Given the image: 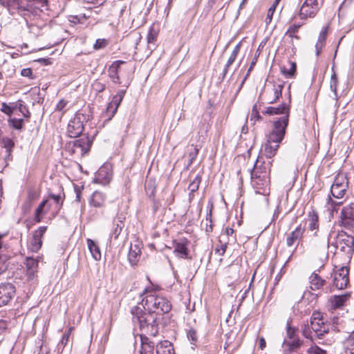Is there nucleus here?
Listing matches in <instances>:
<instances>
[{"label": "nucleus", "mask_w": 354, "mask_h": 354, "mask_svg": "<svg viewBox=\"0 0 354 354\" xmlns=\"http://www.w3.org/2000/svg\"><path fill=\"white\" fill-rule=\"evenodd\" d=\"M271 160L259 156L251 171V183L256 193L266 195L269 190Z\"/></svg>", "instance_id": "obj_1"}, {"label": "nucleus", "mask_w": 354, "mask_h": 354, "mask_svg": "<svg viewBox=\"0 0 354 354\" xmlns=\"http://www.w3.org/2000/svg\"><path fill=\"white\" fill-rule=\"evenodd\" d=\"M133 322L138 324L144 335L156 336L158 333V317L150 311L145 312L141 306H136L131 308Z\"/></svg>", "instance_id": "obj_2"}, {"label": "nucleus", "mask_w": 354, "mask_h": 354, "mask_svg": "<svg viewBox=\"0 0 354 354\" xmlns=\"http://www.w3.org/2000/svg\"><path fill=\"white\" fill-rule=\"evenodd\" d=\"M287 120H283V122H277L273 125V129L269 134L267 141L261 147V156H266L267 158L270 159L275 156L279 147V144L283 140L286 129L287 127Z\"/></svg>", "instance_id": "obj_3"}, {"label": "nucleus", "mask_w": 354, "mask_h": 354, "mask_svg": "<svg viewBox=\"0 0 354 354\" xmlns=\"http://www.w3.org/2000/svg\"><path fill=\"white\" fill-rule=\"evenodd\" d=\"M146 296L142 301V306L151 313H155L157 316L161 314L168 313L171 308L169 301L164 297L154 295L152 292L148 293L145 291Z\"/></svg>", "instance_id": "obj_4"}, {"label": "nucleus", "mask_w": 354, "mask_h": 354, "mask_svg": "<svg viewBox=\"0 0 354 354\" xmlns=\"http://www.w3.org/2000/svg\"><path fill=\"white\" fill-rule=\"evenodd\" d=\"M311 328L319 339H322L328 333V326L323 321L322 315L319 312H314L310 318Z\"/></svg>", "instance_id": "obj_5"}, {"label": "nucleus", "mask_w": 354, "mask_h": 354, "mask_svg": "<svg viewBox=\"0 0 354 354\" xmlns=\"http://www.w3.org/2000/svg\"><path fill=\"white\" fill-rule=\"evenodd\" d=\"M331 245L339 248V250L347 254H351L353 252L354 239L352 236L347 235L345 232H341L337 235V240Z\"/></svg>", "instance_id": "obj_6"}, {"label": "nucleus", "mask_w": 354, "mask_h": 354, "mask_svg": "<svg viewBox=\"0 0 354 354\" xmlns=\"http://www.w3.org/2000/svg\"><path fill=\"white\" fill-rule=\"evenodd\" d=\"M340 225L345 229L354 232V204L344 206L341 211Z\"/></svg>", "instance_id": "obj_7"}, {"label": "nucleus", "mask_w": 354, "mask_h": 354, "mask_svg": "<svg viewBox=\"0 0 354 354\" xmlns=\"http://www.w3.org/2000/svg\"><path fill=\"white\" fill-rule=\"evenodd\" d=\"M320 9L318 0H305L301 6L299 16L301 19L314 18Z\"/></svg>", "instance_id": "obj_8"}, {"label": "nucleus", "mask_w": 354, "mask_h": 354, "mask_svg": "<svg viewBox=\"0 0 354 354\" xmlns=\"http://www.w3.org/2000/svg\"><path fill=\"white\" fill-rule=\"evenodd\" d=\"M0 4L6 8L10 15H24L26 11L29 10L24 0H0Z\"/></svg>", "instance_id": "obj_9"}, {"label": "nucleus", "mask_w": 354, "mask_h": 354, "mask_svg": "<svg viewBox=\"0 0 354 354\" xmlns=\"http://www.w3.org/2000/svg\"><path fill=\"white\" fill-rule=\"evenodd\" d=\"M263 114L273 115H283L281 118H279L277 120L274 122V124L279 122L280 123L283 122V121L286 120L287 121V126L288 125L289 122V115H290V106H287L285 103L280 104L279 106H268L266 107L265 109L262 111Z\"/></svg>", "instance_id": "obj_10"}, {"label": "nucleus", "mask_w": 354, "mask_h": 354, "mask_svg": "<svg viewBox=\"0 0 354 354\" xmlns=\"http://www.w3.org/2000/svg\"><path fill=\"white\" fill-rule=\"evenodd\" d=\"M348 180L345 176H337L330 187V193L336 198H342L347 189Z\"/></svg>", "instance_id": "obj_11"}, {"label": "nucleus", "mask_w": 354, "mask_h": 354, "mask_svg": "<svg viewBox=\"0 0 354 354\" xmlns=\"http://www.w3.org/2000/svg\"><path fill=\"white\" fill-rule=\"evenodd\" d=\"M113 169L109 163H105L101 166L95 173L93 182L102 185H108L112 179Z\"/></svg>", "instance_id": "obj_12"}, {"label": "nucleus", "mask_w": 354, "mask_h": 354, "mask_svg": "<svg viewBox=\"0 0 354 354\" xmlns=\"http://www.w3.org/2000/svg\"><path fill=\"white\" fill-rule=\"evenodd\" d=\"M83 115L77 113L68 122L67 133L71 138H76L82 134L84 130L82 122Z\"/></svg>", "instance_id": "obj_13"}, {"label": "nucleus", "mask_w": 354, "mask_h": 354, "mask_svg": "<svg viewBox=\"0 0 354 354\" xmlns=\"http://www.w3.org/2000/svg\"><path fill=\"white\" fill-rule=\"evenodd\" d=\"M125 93V90H120L113 97L112 100L109 103L106 107L105 113V115L107 117L106 120H111L115 115L120 103L123 100Z\"/></svg>", "instance_id": "obj_14"}, {"label": "nucleus", "mask_w": 354, "mask_h": 354, "mask_svg": "<svg viewBox=\"0 0 354 354\" xmlns=\"http://www.w3.org/2000/svg\"><path fill=\"white\" fill-rule=\"evenodd\" d=\"M348 273L347 267L342 266L339 268L334 274L333 286L339 290L345 288L349 282Z\"/></svg>", "instance_id": "obj_15"}, {"label": "nucleus", "mask_w": 354, "mask_h": 354, "mask_svg": "<svg viewBox=\"0 0 354 354\" xmlns=\"http://www.w3.org/2000/svg\"><path fill=\"white\" fill-rule=\"evenodd\" d=\"M47 230L46 226H41L34 231L32 237L30 241L29 249L34 252H38L42 245V237Z\"/></svg>", "instance_id": "obj_16"}, {"label": "nucleus", "mask_w": 354, "mask_h": 354, "mask_svg": "<svg viewBox=\"0 0 354 354\" xmlns=\"http://www.w3.org/2000/svg\"><path fill=\"white\" fill-rule=\"evenodd\" d=\"M15 294V287L11 283L0 285V307L8 304Z\"/></svg>", "instance_id": "obj_17"}, {"label": "nucleus", "mask_w": 354, "mask_h": 354, "mask_svg": "<svg viewBox=\"0 0 354 354\" xmlns=\"http://www.w3.org/2000/svg\"><path fill=\"white\" fill-rule=\"evenodd\" d=\"M308 229L313 232V236L317 237L319 235V216L315 209H311L308 213Z\"/></svg>", "instance_id": "obj_18"}, {"label": "nucleus", "mask_w": 354, "mask_h": 354, "mask_svg": "<svg viewBox=\"0 0 354 354\" xmlns=\"http://www.w3.org/2000/svg\"><path fill=\"white\" fill-rule=\"evenodd\" d=\"M141 243L138 241L131 244L128 259L131 266L137 265L139 261L141 256Z\"/></svg>", "instance_id": "obj_19"}, {"label": "nucleus", "mask_w": 354, "mask_h": 354, "mask_svg": "<svg viewBox=\"0 0 354 354\" xmlns=\"http://www.w3.org/2000/svg\"><path fill=\"white\" fill-rule=\"evenodd\" d=\"M25 264L26 269V280H32L37 272L38 260L32 257H27Z\"/></svg>", "instance_id": "obj_20"}, {"label": "nucleus", "mask_w": 354, "mask_h": 354, "mask_svg": "<svg viewBox=\"0 0 354 354\" xmlns=\"http://www.w3.org/2000/svg\"><path fill=\"white\" fill-rule=\"evenodd\" d=\"M350 298V294L333 295L328 299V306L330 309H337L342 307Z\"/></svg>", "instance_id": "obj_21"}, {"label": "nucleus", "mask_w": 354, "mask_h": 354, "mask_svg": "<svg viewBox=\"0 0 354 354\" xmlns=\"http://www.w3.org/2000/svg\"><path fill=\"white\" fill-rule=\"evenodd\" d=\"M91 144L87 137L81 138L73 142L72 151L73 153L77 152L82 155L87 153L90 150Z\"/></svg>", "instance_id": "obj_22"}, {"label": "nucleus", "mask_w": 354, "mask_h": 354, "mask_svg": "<svg viewBox=\"0 0 354 354\" xmlns=\"http://www.w3.org/2000/svg\"><path fill=\"white\" fill-rule=\"evenodd\" d=\"M304 231L305 230L301 227V225L297 226L295 230L288 235L286 238V245L288 247L294 245L297 241L302 239Z\"/></svg>", "instance_id": "obj_23"}, {"label": "nucleus", "mask_w": 354, "mask_h": 354, "mask_svg": "<svg viewBox=\"0 0 354 354\" xmlns=\"http://www.w3.org/2000/svg\"><path fill=\"white\" fill-rule=\"evenodd\" d=\"M188 241L186 239L182 240L176 243L174 252L175 255L181 259L189 258V250L187 248Z\"/></svg>", "instance_id": "obj_24"}, {"label": "nucleus", "mask_w": 354, "mask_h": 354, "mask_svg": "<svg viewBox=\"0 0 354 354\" xmlns=\"http://www.w3.org/2000/svg\"><path fill=\"white\" fill-rule=\"evenodd\" d=\"M106 196L99 191H95L91 196L88 203L89 205L95 208H100L104 206Z\"/></svg>", "instance_id": "obj_25"}, {"label": "nucleus", "mask_w": 354, "mask_h": 354, "mask_svg": "<svg viewBox=\"0 0 354 354\" xmlns=\"http://www.w3.org/2000/svg\"><path fill=\"white\" fill-rule=\"evenodd\" d=\"M147 335L141 334L140 354H153L154 344L147 337Z\"/></svg>", "instance_id": "obj_26"}, {"label": "nucleus", "mask_w": 354, "mask_h": 354, "mask_svg": "<svg viewBox=\"0 0 354 354\" xmlns=\"http://www.w3.org/2000/svg\"><path fill=\"white\" fill-rule=\"evenodd\" d=\"M310 288L315 291L322 288L326 284V280L323 279L318 274L313 273L309 277Z\"/></svg>", "instance_id": "obj_27"}, {"label": "nucleus", "mask_w": 354, "mask_h": 354, "mask_svg": "<svg viewBox=\"0 0 354 354\" xmlns=\"http://www.w3.org/2000/svg\"><path fill=\"white\" fill-rule=\"evenodd\" d=\"M50 209V205H48V199L43 200L38 205L35 210L34 221L36 223L41 222L43 216Z\"/></svg>", "instance_id": "obj_28"}, {"label": "nucleus", "mask_w": 354, "mask_h": 354, "mask_svg": "<svg viewBox=\"0 0 354 354\" xmlns=\"http://www.w3.org/2000/svg\"><path fill=\"white\" fill-rule=\"evenodd\" d=\"M156 354H175L172 344L167 341H161L156 345Z\"/></svg>", "instance_id": "obj_29"}, {"label": "nucleus", "mask_w": 354, "mask_h": 354, "mask_svg": "<svg viewBox=\"0 0 354 354\" xmlns=\"http://www.w3.org/2000/svg\"><path fill=\"white\" fill-rule=\"evenodd\" d=\"M202 177L200 174L196 175L194 178L191 181L188 186L189 193V201L191 202L194 198V193L198 189L199 185L201 183Z\"/></svg>", "instance_id": "obj_30"}, {"label": "nucleus", "mask_w": 354, "mask_h": 354, "mask_svg": "<svg viewBox=\"0 0 354 354\" xmlns=\"http://www.w3.org/2000/svg\"><path fill=\"white\" fill-rule=\"evenodd\" d=\"M297 66L295 62L288 61V66H281V73L288 78L293 77L296 73Z\"/></svg>", "instance_id": "obj_31"}, {"label": "nucleus", "mask_w": 354, "mask_h": 354, "mask_svg": "<svg viewBox=\"0 0 354 354\" xmlns=\"http://www.w3.org/2000/svg\"><path fill=\"white\" fill-rule=\"evenodd\" d=\"M123 219H124V217L122 216V215H118L116 220L113 221L115 228L113 230L111 236V237L113 236L115 239L118 238L124 226Z\"/></svg>", "instance_id": "obj_32"}, {"label": "nucleus", "mask_w": 354, "mask_h": 354, "mask_svg": "<svg viewBox=\"0 0 354 354\" xmlns=\"http://www.w3.org/2000/svg\"><path fill=\"white\" fill-rule=\"evenodd\" d=\"M240 47H241L240 44H238L233 49V50H232V53H231L225 67H224L223 74H222L223 78H224L225 77L226 74L228 72V69H229L230 66L234 62L235 59H236V57L240 50Z\"/></svg>", "instance_id": "obj_33"}, {"label": "nucleus", "mask_w": 354, "mask_h": 354, "mask_svg": "<svg viewBox=\"0 0 354 354\" xmlns=\"http://www.w3.org/2000/svg\"><path fill=\"white\" fill-rule=\"evenodd\" d=\"M303 344V341L299 337H297L291 339H285L283 342V346L289 351H294L301 347Z\"/></svg>", "instance_id": "obj_34"}, {"label": "nucleus", "mask_w": 354, "mask_h": 354, "mask_svg": "<svg viewBox=\"0 0 354 354\" xmlns=\"http://www.w3.org/2000/svg\"><path fill=\"white\" fill-rule=\"evenodd\" d=\"M327 31H328V27H324L322 30H321L318 40L315 44V48H316V55L319 56L322 48L325 45V41L326 39L327 35Z\"/></svg>", "instance_id": "obj_35"}, {"label": "nucleus", "mask_w": 354, "mask_h": 354, "mask_svg": "<svg viewBox=\"0 0 354 354\" xmlns=\"http://www.w3.org/2000/svg\"><path fill=\"white\" fill-rule=\"evenodd\" d=\"M344 346L345 348L344 354H354V330L351 332L344 340Z\"/></svg>", "instance_id": "obj_36"}, {"label": "nucleus", "mask_w": 354, "mask_h": 354, "mask_svg": "<svg viewBox=\"0 0 354 354\" xmlns=\"http://www.w3.org/2000/svg\"><path fill=\"white\" fill-rule=\"evenodd\" d=\"M87 244L89 249V251L93 257V259L96 261H98L101 259V252L98 245L91 239H87Z\"/></svg>", "instance_id": "obj_37"}, {"label": "nucleus", "mask_w": 354, "mask_h": 354, "mask_svg": "<svg viewBox=\"0 0 354 354\" xmlns=\"http://www.w3.org/2000/svg\"><path fill=\"white\" fill-rule=\"evenodd\" d=\"M118 68L119 64L118 63H113L109 68V76L111 79L112 82L115 84H120V77L118 75Z\"/></svg>", "instance_id": "obj_38"}, {"label": "nucleus", "mask_w": 354, "mask_h": 354, "mask_svg": "<svg viewBox=\"0 0 354 354\" xmlns=\"http://www.w3.org/2000/svg\"><path fill=\"white\" fill-rule=\"evenodd\" d=\"M14 108L15 111H19L24 118L27 119L30 118V113L22 101L19 100L14 103Z\"/></svg>", "instance_id": "obj_39"}, {"label": "nucleus", "mask_w": 354, "mask_h": 354, "mask_svg": "<svg viewBox=\"0 0 354 354\" xmlns=\"http://www.w3.org/2000/svg\"><path fill=\"white\" fill-rule=\"evenodd\" d=\"M157 37V32L156 30L153 28V27H151L148 35H147V43H148V48L150 50L151 52L153 51L154 48V42L156 40Z\"/></svg>", "instance_id": "obj_40"}, {"label": "nucleus", "mask_w": 354, "mask_h": 354, "mask_svg": "<svg viewBox=\"0 0 354 354\" xmlns=\"http://www.w3.org/2000/svg\"><path fill=\"white\" fill-rule=\"evenodd\" d=\"M8 122L10 127L16 130L21 131L24 127V120L22 118H10L8 119Z\"/></svg>", "instance_id": "obj_41"}, {"label": "nucleus", "mask_w": 354, "mask_h": 354, "mask_svg": "<svg viewBox=\"0 0 354 354\" xmlns=\"http://www.w3.org/2000/svg\"><path fill=\"white\" fill-rule=\"evenodd\" d=\"M301 333L304 337L310 340H313V331H312L311 325L308 324H302L301 326Z\"/></svg>", "instance_id": "obj_42"}, {"label": "nucleus", "mask_w": 354, "mask_h": 354, "mask_svg": "<svg viewBox=\"0 0 354 354\" xmlns=\"http://www.w3.org/2000/svg\"><path fill=\"white\" fill-rule=\"evenodd\" d=\"M283 88V84L274 85L273 86L274 97L269 102L270 104L275 103L279 100L282 95Z\"/></svg>", "instance_id": "obj_43"}, {"label": "nucleus", "mask_w": 354, "mask_h": 354, "mask_svg": "<svg viewBox=\"0 0 354 354\" xmlns=\"http://www.w3.org/2000/svg\"><path fill=\"white\" fill-rule=\"evenodd\" d=\"M8 259L9 257L7 254L0 252V275L7 270Z\"/></svg>", "instance_id": "obj_44"}, {"label": "nucleus", "mask_w": 354, "mask_h": 354, "mask_svg": "<svg viewBox=\"0 0 354 354\" xmlns=\"http://www.w3.org/2000/svg\"><path fill=\"white\" fill-rule=\"evenodd\" d=\"M337 84H338V80L336 73L333 71L330 80V90L333 92L335 97H337Z\"/></svg>", "instance_id": "obj_45"}, {"label": "nucleus", "mask_w": 354, "mask_h": 354, "mask_svg": "<svg viewBox=\"0 0 354 354\" xmlns=\"http://www.w3.org/2000/svg\"><path fill=\"white\" fill-rule=\"evenodd\" d=\"M39 195L40 192L39 190L35 188H30L28 190L26 200L33 203L35 201H37L39 198Z\"/></svg>", "instance_id": "obj_46"}, {"label": "nucleus", "mask_w": 354, "mask_h": 354, "mask_svg": "<svg viewBox=\"0 0 354 354\" xmlns=\"http://www.w3.org/2000/svg\"><path fill=\"white\" fill-rule=\"evenodd\" d=\"M298 329L290 326V322H287L286 324V334L287 338L286 339H291L298 337L297 335Z\"/></svg>", "instance_id": "obj_47"}, {"label": "nucleus", "mask_w": 354, "mask_h": 354, "mask_svg": "<svg viewBox=\"0 0 354 354\" xmlns=\"http://www.w3.org/2000/svg\"><path fill=\"white\" fill-rule=\"evenodd\" d=\"M0 111L10 117L11 115L15 112L14 103H11L10 104H7L6 102H3L1 104V108Z\"/></svg>", "instance_id": "obj_48"}, {"label": "nucleus", "mask_w": 354, "mask_h": 354, "mask_svg": "<svg viewBox=\"0 0 354 354\" xmlns=\"http://www.w3.org/2000/svg\"><path fill=\"white\" fill-rule=\"evenodd\" d=\"M73 327H70L68 330V331L64 334L62 339L60 340L59 344H58V346L60 348H62V349H63L65 346L67 344L68 340H69V337L71 335V333L72 332V330H73Z\"/></svg>", "instance_id": "obj_49"}, {"label": "nucleus", "mask_w": 354, "mask_h": 354, "mask_svg": "<svg viewBox=\"0 0 354 354\" xmlns=\"http://www.w3.org/2000/svg\"><path fill=\"white\" fill-rule=\"evenodd\" d=\"M300 27H301L300 25L294 24V25L290 26L288 28V30L286 31V35L291 37L292 39L295 38L296 39H299V37L297 35H295V34L298 31V30Z\"/></svg>", "instance_id": "obj_50"}, {"label": "nucleus", "mask_w": 354, "mask_h": 354, "mask_svg": "<svg viewBox=\"0 0 354 354\" xmlns=\"http://www.w3.org/2000/svg\"><path fill=\"white\" fill-rule=\"evenodd\" d=\"M207 208L209 209V212H208V213L206 215V221H209L210 224H209V226L207 225L206 232H212V209H213V203L209 202L208 205H207Z\"/></svg>", "instance_id": "obj_51"}, {"label": "nucleus", "mask_w": 354, "mask_h": 354, "mask_svg": "<svg viewBox=\"0 0 354 354\" xmlns=\"http://www.w3.org/2000/svg\"><path fill=\"white\" fill-rule=\"evenodd\" d=\"M86 19V16L85 14H80L77 15H70L68 17V21L71 23L77 24V23H83L84 21Z\"/></svg>", "instance_id": "obj_52"}, {"label": "nucleus", "mask_w": 354, "mask_h": 354, "mask_svg": "<svg viewBox=\"0 0 354 354\" xmlns=\"http://www.w3.org/2000/svg\"><path fill=\"white\" fill-rule=\"evenodd\" d=\"M191 151L189 153V164H192L194 160L196 159L198 153V149L197 146H194V145H192L190 146Z\"/></svg>", "instance_id": "obj_53"}, {"label": "nucleus", "mask_w": 354, "mask_h": 354, "mask_svg": "<svg viewBox=\"0 0 354 354\" xmlns=\"http://www.w3.org/2000/svg\"><path fill=\"white\" fill-rule=\"evenodd\" d=\"M108 45V41L105 39H97L93 45L95 50L104 48Z\"/></svg>", "instance_id": "obj_54"}, {"label": "nucleus", "mask_w": 354, "mask_h": 354, "mask_svg": "<svg viewBox=\"0 0 354 354\" xmlns=\"http://www.w3.org/2000/svg\"><path fill=\"white\" fill-rule=\"evenodd\" d=\"M187 335V338L191 342V344H195V343L197 342L196 331L194 329L191 328L190 330H188Z\"/></svg>", "instance_id": "obj_55"}, {"label": "nucleus", "mask_w": 354, "mask_h": 354, "mask_svg": "<svg viewBox=\"0 0 354 354\" xmlns=\"http://www.w3.org/2000/svg\"><path fill=\"white\" fill-rule=\"evenodd\" d=\"M220 243H221L220 241ZM227 248V243H221L220 245H217L215 249V252L218 254L219 256L222 257L224 255L226 249Z\"/></svg>", "instance_id": "obj_56"}, {"label": "nucleus", "mask_w": 354, "mask_h": 354, "mask_svg": "<svg viewBox=\"0 0 354 354\" xmlns=\"http://www.w3.org/2000/svg\"><path fill=\"white\" fill-rule=\"evenodd\" d=\"M48 198H51V199L54 200V201L59 206V209L62 207L63 201L62 199L61 195H55L53 194H50L48 195Z\"/></svg>", "instance_id": "obj_57"}, {"label": "nucleus", "mask_w": 354, "mask_h": 354, "mask_svg": "<svg viewBox=\"0 0 354 354\" xmlns=\"http://www.w3.org/2000/svg\"><path fill=\"white\" fill-rule=\"evenodd\" d=\"M330 236H331V233L330 232L325 237L323 238L322 246L325 251L327 250L330 246Z\"/></svg>", "instance_id": "obj_58"}, {"label": "nucleus", "mask_w": 354, "mask_h": 354, "mask_svg": "<svg viewBox=\"0 0 354 354\" xmlns=\"http://www.w3.org/2000/svg\"><path fill=\"white\" fill-rule=\"evenodd\" d=\"M67 104H68V101L65 100L64 99H62L57 103L55 110L58 111H64V110Z\"/></svg>", "instance_id": "obj_59"}, {"label": "nucleus", "mask_w": 354, "mask_h": 354, "mask_svg": "<svg viewBox=\"0 0 354 354\" xmlns=\"http://www.w3.org/2000/svg\"><path fill=\"white\" fill-rule=\"evenodd\" d=\"M21 75L23 77H26L31 80L34 78V77L32 75V71L30 68H26L22 69L21 71Z\"/></svg>", "instance_id": "obj_60"}, {"label": "nucleus", "mask_w": 354, "mask_h": 354, "mask_svg": "<svg viewBox=\"0 0 354 354\" xmlns=\"http://www.w3.org/2000/svg\"><path fill=\"white\" fill-rule=\"evenodd\" d=\"M320 295V293L315 294L311 292H305L304 297H306L307 296L310 297V303L315 304L317 299V297Z\"/></svg>", "instance_id": "obj_61"}, {"label": "nucleus", "mask_w": 354, "mask_h": 354, "mask_svg": "<svg viewBox=\"0 0 354 354\" xmlns=\"http://www.w3.org/2000/svg\"><path fill=\"white\" fill-rule=\"evenodd\" d=\"M261 115H259L258 111L257 110V106L254 105L252 110L251 120H259V119H261Z\"/></svg>", "instance_id": "obj_62"}, {"label": "nucleus", "mask_w": 354, "mask_h": 354, "mask_svg": "<svg viewBox=\"0 0 354 354\" xmlns=\"http://www.w3.org/2000/svg\"><path fill=\"white\" fill-rule=\"evenodd\" d=\"M93 88L96 91L100 93V92H102L105 89V85L99 82H95L93 84Z\"/></svg>", "instance_id": "obj_63"}, {"label": "nucleus", "mask_w": 354, "mask_h": 354, "mask_svg": "<svg viewBox=\"0 0 354 354\" xmlns=\"http://www.w3.org/2000/svg\"><path fill=\"white\" fill-rule=\"evenodd\" d=\"M275 9H276L275 5H272L270 6V8L268 10V14H267V17H266V21L267 20H269V21H271L272 15H273V14H274V12L275 11Z\"/></svg>", "instance_id": "obj_64"}]
</instances>
